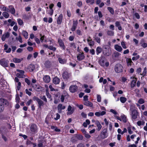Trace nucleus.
<instances>
[{
	"label": "nucleus",
	"mask_w": 147,
	"mask_h": 147,
	"mask_svg": "<svg viewBox=\"0 0 147 147\" xmlns=\"http://www.w3.org/2000/svg\"><path fill=\"white\" fill-rule=\"evenodd\" d=\"M102 51V49L100 47H97L96 49V51L97 55H98Z\"/></svg>",
	"instance_id": "nucleus-33"
},
{
	"label": "nucleus",
	"mask_w": 147,
	"mask_h": 147,
	"mask_svg": "<svg viewBox=\"0 0 147 147\" xmlns=\"http://www.w3.org/2000/svg\"><path fill=\"white\" fill-rule=\"evenodd\" d=\"M22 34L24 37H27L28 36V32L26 31H23L22 32Z\"/></svg>",
	"instance_id": "nucleus-47"
},
{
	"label": "nucleus",
	"mask_w": 147,
	"mask_h": 147,
	"mask_svg": "<svg viewBox=\"0 0 147 147\" xmlns=\"http://www.w3.org/2000/svg\"><path fill=\"white\" fill-rule=\"evenodd\" d=\"M0 103L4 105L5 107L8 106L9 104V102L7 100L3 98H0Z\"/></svg>",
	"instance_id": "nucleus-8"
},
{
	"label": "nucleus",
	"mask_w": 147,
	"mask_h": 147,
	"mask_svg": "<svg viewBox=\"0 0 147 147\" xmlns=\"http://www.w3.org/2000/svg\"><path fill=\"white\" fill-rule=\"evenodd\" d=\"M25 82L28 85H30V81L27 78H26L25 79Z\"/></svg>",
	"instance_id": "nucleus-55"
},
{
	"label": "nucleus",
	"mask_w": 147,
	"mask_h": 147,
	"mask_svg": "<svg viewBox=\"0 0 147 147\" xmlns=\"http://www.w3.org/2000/svg\"><path fill=\"white\" fill-rule=\"evenodd\" d=\"M17 83V84H16V87L18 90H19L20 89L21 87V83L20 82Z\"/></svg>",
	"instance_id": "nucleus-48"
},
{
	"label": "nucleus",
	"mask_w": 147,
	"mask_h": 147,
	"mask_svg": "<svg viewBox=\"0 0 147 147\" xmlns=\"http://www.w3.org/2000/svg\"><path fill=\"white\" fill-rule=\"evenodd\" d=\"M90 121L88 119H86L85 122H84L83 123V125L84 127H87V125L90 124Z\"/></svg>",
	"instance_id": "nucleus-35"
},
{
	"label": "nucleus",
	"mask_w": 147,
	"mask_h": 147,
	"mask_svg": "<svg viewBox=\"0 0 147 147\" xmlns=\"http://www.w3.org/2000/svg\"><path fill=\"white\" fill-rule=\"evenodd\" d=\"M121 54L118 52L114 53L112 55V57L114 59H118L120 56Z\"/></svg>",
	"instance_id": "nucleus-15"
},
{
	"label": "nucleus",
	"mask_w": 147,
	"mask_h": 147,
	"mask_svg": "<svg viewBox=\"0 0 147 147\" xmlns=\"http://www.w3.org/2000/svg\"><path fill=\"white\" fill-rule=\"evenodd\" d=\"M142 71V69L140 67H139L136 70V73L138 74H140V75L142 76L143 77L145 76L147 73V68L146 67H145L143 69L142 73H141Z\"/></svg>",
	"instance_id": "nucleus-2"
},
{
	"label": "nucleus",
	"mask_w": 147,
	"mask_h": 147,
	"mask_svg": "<svg viewBox=\"0 0 147 147\" xmlns=\"http://www.w3.org/2000/svg\"><path fill=\"white\" fill-rule=\"evenodd\" d=\"M4 106L0 103V113L2 112L4 110Z\"/></svg>",
	"instance_id": "nucleus-43"
},
{
	"label": "nucleus",
	"mask_w": 147,
	"mask_h": 147,
	"mask_svg": "<svg viewBox=\"0 0 147 147\" xmlns=\"http://www.w3.org/2000/svg\"><path fill=\"white\" fill-rule=\"evenodd\" d=\"M115 26L118 28V29L121 30H122V27L121 26L120 22L119 21H117L115 23Z\"/></svg>",
	"instance_id": "nucleus-31"
},
{
	"label": "nucleus",
	"mask_w": 147,
	"mask_h": 147,
	"mask_svg": "<svg viewBox=\"0 0 147 147\" xmlns=\"http://www.w3.org/2000/svg\"><path fill=\"white\" fill-rule=\"evenodd\" d=\"M97 101L98 102H100L101 101V97L100 95H97Z\"/></svg>",
	"instance_id": "nucleus-54"
},
{
	"label": "nucleus",
	"mask_w": 147,
	"mask_h": 147,
	"mask_svg": "<svg viewBox=\"0 0 147 147\" xmlns=\"http://www.w3.org/2000/svg\"><path fill=\"white\" fill-rule=\"evenodd\" d=\"M100 65L102 66H105L104 61V60H101L100 62Z\"/></svg>",
	"instance_id": "nucleus-52"
},
{
	"label": "nucleus",
	"mask_w": 147,
	"mask_h": 147,
	"mask_svg": "<svg viewBox=\"0 0 147 147\" xmlns=\"http://www.w3.org/2000/svg\"><path fill=\"white\" fill-rule=\"evenodd\" d=\"M121 44L122 47L123 49H126V48L127 47L125 46V45L124 42H121Z\"/></svg>",
	"instance_id": "nucleus-53"
},
{
	"label": "nucleus",
	"mask_w": 147,
	"mask_h": 147,
	"mask_svg": "<svg viewBox=\"0 0 147 147\" xmlns=\"http://www.w3.org/2000/svg\"><path fill=\"white\" fill-rule=\"evenodd\" d=\"M84 58L83 53H80L77 56V58L78 60L80 61L82 60Z\"/></svg>",
	"instance_id": "nucleus-22"
},
{
	"label": "nucleus",
	"mask_w": 147,
	"mask_h": 147,
	"mask_svg": "<svg viewBox=\"0 0 147 147\" xmlns=\"http://www.w3.org/2000/svg\"><path fill=\"white\" fill-rule=\"evenodd\" d=\"M63 15L62 14H61L59 16L57 20V23L58 24H60L61 23L62 20Z\"/></svg>",
	"instance_id": "nucleus-25"
},
{
	"label": "nucleus",
	"mask_w": 147,
	"mask_h": 147,
	"mask_svg": "<svg viewBox=\"0 0 147 147\" xmlns=\"http://www.w3.org/2000/svg\"><path fill=\"white\" fill-rule=\"evenodd\" d=\"M25 92L26 94H28L29 96H31L32 94V93L31 92L29 91L28 90V89H26L25 90Z\"/></svg>",
	"instance_id": "nucleus-56"
},
{
	"label": "nucleus",
	"mask_w": 147,
	"mask_h": 147,
	"mask_svg": "<svg viewBox=\"0 0 147 147\" xmlns=\"http://www.w3.org/2000/svg\"><path fill=\"white\" fill-rule=\"evenodd\" d=\"M94 0H87L86 2L87 3H90L92 4L94 3Z\"/></svg>",
	"instance_id": "nucleus-61"
},
{
	"label": "nucleus",
	"mask_w": 147,
	"mask_h": 147,
	"mask_svg": "<svg viewBox=\"0 0 147 147\" xmlns=\"http://www.w3.org/2000/svg\"><path fill=\"white\" fill-rule=\"evenodd\" d=\"M103 53L104 55L106 56H109L111 53V51L110 49L107 50H104Z\"/></svg>",
	"instance_id": "nucleus-16"
},
{
	"label": "nucleus",
	"mask_w": 147,
	"mask_h": 147,
	"mask_svg": "<svg viewBox=\"0 0 147 147\" xmlns=\"http://www.w3.org/2000/svg\"><path fill=\"white\" fill-rule=\"evenodd\" d=\"M35 65L33 64H30L27 67V69L30 72H32L35 69Z\"/></svg>",
	"instance_id": "nucleus-11"
},
{
	"label": "nucleus",
	"mask_w": 147,
	"mask_h": 147,
	"mask_svg": "<svg viewBox=\"0 0 147 147\" xmlns=\"http://www.w3.org/2000/svg\"><path fill=\"white\" fill-rule=\"evenodd\" d=\"M31 133L34 134L37 132L38 128L37 125L35 124H32L30 127Z\"/></svg>",
	"instance_id": "nucleus-3"
},
{
	"label": "nucleus",
	"mask_w": 147,
	"mask_h": 147,
	"mask_svg": "<svg viewBox=\"0 0 147 147\" xmlns=\"http://www.w3.org/2000/svg\"><path fill=\"white\" fill-rule=\"evenodd\" d=\"M59 62L62 64H64L66 62V60L64 59H62L61 58L59 57L58 59Z\"/></svg>",
	"instance_id": "nucleus-37"
},
{
	"label": "nucleus",
	"mask_w": 147,
	"mask_h": 147,
	"mask_svg": "<svg viewBox=\"0 0 147 147\" xmlns=\"http://www.w3.org/2000/svg\"><path fill=\"white\" fill-rule=\"evenodd\" d=\"M110 112L112 113L114 115H117V112L114 110L113 109H111L110 110Z\"/></svg>",
	"instance_id": "nucleus-59"
},
{
	"label": "nucleus",
	"mask_w": 147,
	"mask_h": 147,
	"mask_svg": "<svg viewBox=\"0 0 147 147\" xmlns=\"http://www.w3.org/2000/svg\"><path fill=\"white\" fill-rule=\"evenodd\" d=\"M107 9L111 14H114V11L113 8L110 7H108Z\"/></svg>",
	"instance_id": "nucleus-45"
},
{
	"label": "nucleus",
	"mask_w": 147,
	"mask_h": 147,
	"mask_svg": "<svg viewBox=\"0 0 147 147\" xmlns=\"http://www.w3.org/2000/svg\"><path fill=\"white\" fill-rule=\"evenodd\" d=\"M44 81L46 83H48L50 81V77L48 75L44 76L43 77Z\"/></svg>",
	"instance_id": "nucleus-17"
},
{
	"label": "nucleus",
	"mask_w": 147,
	"mask_h": 147,
	"mask_svg": "<svg viewBox=\"0 0 147 147\" xmlns=\"http://www.w3.org/2000/svg\"><path fill=\"white\" fill-rule=\"evenodd\" d=\"M9 61L5 58L1 59L0 60V64L4 67H7L8 66Z\"/></svg>",
	"instance_id": "nucleus-1"
},
{
	"label": "nucleus",
	"mask_w": 147,
	"mask_h": 147,
	"mask_svg": "<svg viewBox=\"0 0 147 147\" xmlns=\"http://www.w3.org/2000/svg\"><path fill=\"white\" fill-rule=\"evenodd\" d=\"M33 87L37 91L41 90L42 88V87L39 85H35L33 86Z\"/></svg>",
	"instance_id": "nucleus-32"
},
{
	"label": "nucleus",
	"mask_w": 147,
	"mask_h": 147,
	"mask_svg": "<svg viewBox=\"0 0 147 147\" xmlns=\"http://www.w3.org/2000/svg\"><path fill=\"white\" fill-rule=\"evenodd\" d=\"M60 81L59 79L57 77H55L53 79V82L55 84H59V83Z\"/></svg>",
	"instance_id": "nucleus-23"
},
{
	"label": "nucleus",
	"mask_w": 147,
	"mask_h": 147,
	"mask_svg": "<svg viewBox=\"0 0 147 147\" xmlns=\"http://www.w3.org/2000/svg\"><path fill=\"white\" fill-rule=\"evenodd\" d=\"M121 121H122L124 123H125L127 122V120L126 117L125 115H121Z\"/></svg>",
	"instance_id": "nucleus-34"
},
{
	"label": "nucleus",
	"mask_w": 147,
	"mask_h": 147,
	"mask_svg": "<svg viewBox=\"0 0 147 147\" xmlns=\"http://www.w3.org/2000/svg\"><path fill=\"white\" fill-rule=\"evenodd\" d=\"M78 22L77 20L76 21H73V26H75V27H76L77 25L78 24Z\"/></svg>",
	"instance_id": "nucleus-51"
},
{
	"label": "nucleus",
	"mask_w": 147,
	"mask_h": 147,
	"mask_svg": "<svg viewBox=\"0 0 147 147\" xmlns=\"http://www.w3.org/2000/svg\"><path fill=\"white\" fill-rule=\"evenodd\" d=\"M95 124L98 127V130L100 131L102 127L100 123L98 121H96L95 122Z\"/></svg>",
	"instance_id": "nucleus-27"
},
{
	"label": "nucleus",
	"mask_w": 147,
	"mask_h": 147,
	"mask_svg": "<svg viewBox=\"0 0 147 147\" xmlns=\"http://www.w3.org/2000/svg\"><path fill=\"white\" fill-rule=\"evenodd\" d=\"M51 128L52 129H54V130L56 132H59L61 130L57 128V127L53 126H51Z\"/></svg>",
	"instance_id": "nucleus-39"
},
{
	"label": "nucleus",
	"mask_w": 147,
	"mask_h": 147,
	"mask_svg": "<svg viewBox=\"0 0 147 147\" xmlns=\"http://www.w3.org/2000/svg\"><path fill=\"white\" fill-rule=\"evenodd\" d=\"M51 65V63L49 61H46L45 63V67L47 68H49L50 67Z\"/></svg>",
	"instance_id": "nucleus-36"
},
{
	"label": "nucleus",
	"mask_w": 147,
	"mask_h": 147,
	"mask_svg": "<svg viewBox=\"0 0 147 147\" xmlns=\"http://www.w3.org/2000/svg\"><path fill=\"white\" fill-rule=\"evenodd\" d=\"M123 67L120 64H117L115 66V70L117 73H120L122 71Z\"/></svg>",
	"instance_id": "nucleus-6"
},
{
	"label": "nucleus",
	"mask_w": 147,
	"mask_h": 147,
	"mask_svg": "<svg viewBox=\"0 0 147 147\" xmlns=\"http://www.w3.org/2000/svg\"><path fill=\"white\" fill-rule=\"evenodd\" d=\"M2 15L5 18H7L9 16V13L6 12H3L2 13Z\"/></svg>",
	"instance_id": "nucleus-41"
},
{
	"label": "nucleus",
	"mask_w": 147,
	"mask_h": 147,
	"mask_svg": "<svg viewBox=\"0 0 147 147\" xmlns=\"http://www.w3.org/2000/svg\"><path fill=\"white\" fill-rule=\"evenodd\" d=\"M83 103L84 105L87 106L92 107L93 106L92 103L88 100L84 101Z\"/></svg>",
	"instance_id": "nucleus-21"
},
{
	"label": "nucleus",
	"mask_w": 147,
	"mask_h": 147,
	"mask_svg": "<svg viewBox=\"0 0 147 147\" xmlns=\"http://www.w3.org/2000/svg\"><path fill=\"white\" fill-rule=\"evenodd\" d=\"M23 58L18 59L16 58H15L13 59V61L15 63H20L23 60Z\"/></svg>",
	"instance_id": "nucleus-24"
},
{
	"label": "nucleus",
	"mask_w": 147,
	"mask_h": 147,
	"mask_svg": "<svg viewBox=\"0 0 147 147\" xmlns=\"http://www.w3.org/2000/svg\"><path fill=\"white\" fill-rule=\"evenodd\" d=\"M107 34L109 36H113L114 32L111 31H108L107 32Z\"/></svg>",
	"instance_id": "nucleus-44"
},
{
	"label": "nucleus",
	"mask_w": 147,
	"mask_h": 147,
	"mask_svg": "<svg viewBox=\"0 0 147 147\" xmlns=\"http://www.w3.org/2000/svg\"><path fill=\"white\" fill-rule=\"evenodd\" d=\"M117 132L119 134H121V135L123 134V131H122L121 130L120 128L118 129Z\"/></svg>",
	"instance_id": "nucleus-60"
},
{
	"label": "nucleus",
	"mask_w": 147,
	"mask_h": 147,
	"mask_svg": "<svg viewBox=\"0 0 147 147\" xmlns=\"http://www.w3.org/2000/svg\"><path fill=\"white\" fill-rule=\"evenodd\" d=\"M137 79L136 78H133V80L131 81V88L134 87L136 85Z\"/></svg>",
	"instance_id": "nucleus-20"
},
{
	"label": "nucleus",
	"mask_w": 147,
	"mask_h": 147,
	"mask_svg": "<svg viewBox=\"0 0 147 147\" xmlns=\"http://www.w3.org/2000/svg\"><path fill=\"white\" fill-rule=\"evenodd\" d=\"M33 99L34 100H36L37 101L38 104V107L40 108L41 107L44 105L43 102L38 97L34 96Z\"/></svg>",
	"instance_id": "nucleus-4"
},
{
	"label": "nucleus",
	"mask_w": 147,
	"mask_h": 147,
	"mask_svg": "<svg viewBox=\"0 0 147 147\" xmlns=\"http://www.w3.org/2000/svg\"><path fill=\"white\" fill-rule=\"evenodd\" d=\"M126 61L127 66H131V63H133V62L130 58H127Z\"/></svg>",
	"instance_id": "nucleus-30"
},
{
	"label": "nucleus",
	"mask_w": 147,
	"mask_h": 147,
	"mask_svg": "<svg viewBox=\"0 0 147 147\" xmlns=\"http://www.w3.org/2000/svg\"><path fill=\"white\" fill-rule=\"evenodd\" d=\"M114 47L115 49L119 52H121L122 50V48L121 47L117 45H115Z\"/></svg>",
	"instance_id": "nucleus-29"
},
{
	"label": "nucleus",
	"mask_w": 147,
	"mask_h": 147,
	"mask_svg": "<svg viewBox=\"0 0 147 147\" xmlns=\"http://www.w3.org/2000/svg\"><path fill=\"white\" fill-rule=\"evenodd\" d=\"M69 89L70 92L74 93L77 91L78 87L76 85L71 86L69 87Z\"/></svg>",
	"instance_id": "nucleus-10"
},
{
	"label": "nucleus",
	"mask_w": 147,
	"mask_h": 147,
	"mask_svg": "<svg viewBox=\"0 0 147 147\" xmlns=\"http://www.w3.org/2000/svg\"><path fill=\"white\" fill-rule=\"evenodd\" d=\"M71 76L70 74L66 71H65L63 73L62 77L63 78L65 79L69 78Z\"/></svg>",
	"instance_id": "nucleus-14"
},
{
	"label": "nucleus",
	"mask_w": 147,
	"mask_h": 147,
	"mask_svg": "<svg viewBox=\"0 0 147 147\" xmlns=\"http://www.w3.org/2000/svg\"><path fill=\"white\" fill-rule=\"evenodd\" d=\"M129 110L131 112L134 110H136L135 109V105L134 104L131 105L130 106Z\"/></svg>",
	"instance_id": "nucleus-40"
},
{
	"label": "nucleus",
	"mask_w": 147,
	"mask_h": 147,
	"mask_svg": "<svg viewBox=\"0 0 147 147\" xmlns=\"http://www.w3.org/2000/svg\"><path fill=\"white\" fill-rule=\"evenodd\" d=\"M65 106H63L61 104H59L57 106V109L58 112L59 113H61L62 112V110L65 109Z\"/></svg>",
	"instance_id": "nucleus-13"
},
{
	"label": "nucleus",
	"mask_w": 147,
	"mask_h": 147,
	"mask_svg": "<svg viewBox=\"0 0 147 147\" xmlns=\"http://www.w3.org/2000/svg\"><path fill=\"white\" fill-rule=\"evenodd\" d=\"M138 112L137 110H134L131 111V118L134 119H135L137 118Z\"/></svg>",
	"instance_id": "nucleus-9"
},
{
	"label": "nucleus",
	"mask_w": 147,
	"mask_h": 147,
	"mask_svg": "<svg viewBox=\"0 0 147 147\" xmlns=\"http://www.w3.org/2000/svg\"><path fill=\"white\" fill-rule=\"evenodd\" d=\"M48 48L50 50L53 51H55L56 49V48L53 47L52 46H50Z\"/></svg>",
	"instance_id": "nucleus-50"
},
{
	"label": "nucleus",
	"mask_w": 147,
	"mask_h": 147,
	"mask_svg": "<svg viewBox=\"0 0 147 147\" xmlns=\"http://www.w3.org/2000/svg\"><path fill=\"white\" fill-rule=\"evenodd\" d=\"M68 112H67V115H70L72 114L74 112V109L72 108L70 105H69L67 108Z\"/></svg>",
	"instance_id": "nucleus-12"
},
{
	"label": "nucleus",
	"mask_w": 147,
	"mask_h": 147,
	"mask_svg": "<svg viewBox=\"0 0 147 147\" xmlns=\"http://www.w3.org/2000/svg\"><path fill=\"white\" fill-rule=\"evenodd\" d=\"M60 115L58 113H57L56 114V117L54 119L55 120H57L60 118Z\"/></svg>",
	"instance_id": "nucleus-63"
},
{
	"label": "nucleus",
	"mask_w": 147,
	"mask_h": 147,
	"mask_svg": "<svg viewBox=\"0 0 147 147\" xmlns=\"http://www.w3.org/2000/svg\"><path fill=\"white\" fill-rule=\"evenodd\" d=\"M9 12H10L12 14H14L15 13V10L13 6L12 5H10L9 6Z\"/></svg>",
	"instance_id": "nucleus-18"
},
{
	"label": "nucleus",
	"mask_w": 147,
	"mask_h": 147,
	"mask_svg": "<svg viewBox=\"0 0 147 147\" xmlns=\"http://www.w3.org/2000/svg\"><path fill=\"white\" fill-rule=\"evenodd\" d=\"M89 38L88 39V42L89 45L90 46H92L94 45V42L90 38V37H89Z\"/></svg>",
	"instance_id": "nucleus-28"
},
{
	"label": "nucleus",
	"mask_w": 147,
	"mask_h": 147,
	"mask_svg": "<svg viewBox=\"0 0 147 147\" xmlns=\"http://www.w3.org/2000/svg\"><path fill=\"white\" fill-rule=\"evenodd\" d=\"M107 130V128H104L102 129L100 134V136L102 138L105 139L108 136Z\"/></svg>",
	"instance_id": "nucleus-5"
},
{
	"label": "nucleus",
	"mask_w": 147,
	"mask_h": 147,
	"mask_svg": "<svg viewBox=\"0 0 147 147\" xmlns=\"http://www.w3.org/2000/svg\"><path fill=\"white\" fill-rule=\"evenodd\" d=\"M140 57V56L139 55H137L136 56V57H133L132 58V59L133 61L136 60L138 59Z\"/></svg>",
	"instance_id": "nucleus-49"
},
{
	"label": "nucleus",
	"mask_w": 147,
	"mask_h": 147,
	"mask_svg": "<svg viewBox=\"0 0 147 147\" xmlns=\"http://www.w3.org/2000/svg\"><path fill=\"white\" fill-rule=\"evenodd\" d=\"M138 102L140 104H142L144 103V101L143 99L142 98H140Z\"/></svg>",
	"instance_id": "nucleus-62"
},
{
	"label": "nucleus",
	"mask_w": 147,
	"mask_h": 147,
	"mask_svg": "<svg viewBox=\"0 0 147 147\" xmlns=\"http://www.w3.org/2000/svg\"><path fill=\"white\" fill-rule=\"evenodd\" d=\"M40 98L41 99L44 101L45 102H47V100L46 97V96L45 95L41 96H40Z\"/></svg>",
	"instance_id": "nucleus-42"
},
{
	"label": "nucleus",
	"mask_w": 147,
	"mask_h": 147,
	"mask_svg": "<svg viewBox=\"0 0 147 147\" xmlns=\"http://www.w3.org/2000/svg\"><path fill=\"white\" fill-rule=\"evenodd\" d=\"M58 42L60 47H61L64 50L65 49V47L64 46V43L62 40L59 38L58 39Z\"/></svg>",
	"instance_id": "nucleus-19"
},
{
	"label": "nucleus",
	"mask_w": 147,
	"mask_h": 147,
	"mask_svg": "<svg viewBox=\"0 0 147 147\" xmlns=\"http://www.w3.org/2000/svg\"><path fill=\"white\" fill-rule=\"evenodd\" d=\"M17 71L18 72L16 74V76L18 78H24L25 76L24 74V71L17 69Z\"/></svg>",
	"instance_id": "nucleus-7"
},
{
	"label": "nucleus",
	"mask_w": 147,
	"mask_h": 147,
	"mask_svg": "<svg viewBox=\"0 0 147 147\" xmlns=\"http://www.w3.org/2000/svg\"><path fill=\"white\" fill-rule=\"evenodd\" d=\"M77 147H84V146L82 143H80L78 145Z\"/></svg>",
	"instance_id": "nucleus-64"
},
{
	"label": "nucleus",
	"mask_w": 147,
	"mask_h": 147,
	"mask_svg": "<svg viewBox=\"0 0 147 147\" xmlns=\"http://www.w3.org/2000/svg\"><path fill=\"white\" fill-rule=\"evenodd\" d=\"M4 50L5 51V52L7 53H9L11 51V49L10 48H9L8 50L7 49L8 48V46L6 44H5L4 45Z\"/></svg>",
	"instance_id": "nucleus-26"
},
{
	"label": "nucleus",
	"mask_w": 147,
	"mask_h": 147,
	"mask_svg": "<svg viewBox=\"0 0 147 147\" xmlns=\"http://www.w3.org/2000/svg\"><path fill=\"white\" fill-rule=\"evenodd\" d=\"M9 32H6L3 35L2 37H9Z\"/></svg>",
	"instance_id": "nucleus-57"
},
{
	"label": "nucleus",
	"mask_w": 147,
	"mask_h": 147,
	"mask_svg": "<svg viewBox=\"0 0 147 147\" xmlns=\"http://www.w3.org/2000/svg\"><path fill=\"white\" fill-rule=\"evenodd\" d=\"M18 24L20 25H21L23 23V22L22 20L20 19H18Z\"/></svg>",
	"instance_id": "nucleus-58"
},
{
	"label": "nucleus",
	"mask_w": 147,
	"mask_h": 147,
	"mask_svg": "<svg viewBox=\"0 0 147 147\" xmlns=\"http://www.w3.org/2000/svg\"><path fill=\"white\" fill-rule=\"evenodd\" d=\"M120 101L122 103H124L127 100V98L124 97H121L120 98Z\"/></svg>",
	"instance_id": "nucleus-38"
},
{
	"label": "nucleus",
	"mask_w": 147,
	"mask_h": 147,
	"mask_svg": "<svg viewBox=\"0 0 147 147\" xmlns=\"http://www.w3.org/2000/svg\"><path fill=\"white\" fill-rule=\"evenodd\" d=\"M145 123V122L144 121H138L137 122V124L138 126L141 125H144Z\"/></svg>",
	"instance_id": "nucleus-46"
}]
</instances>
